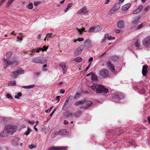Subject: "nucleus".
<instances>
[{"instance_id":"obj_1","label":"nucleus","mask_w":150,"mask_h":150,"mask_svg":"<svg viewBox=\"0 0 150 150\" xmlns=\"http://www.w3.org/2000/svg\"><path fill=\"white\" fill-rule=\"evenodd\" d=\"M91 88L92 90L95 91L97 93H101L102 92L104 93H107L108 92V88L100 84H93V85L91 86Z\"/></svg>"},{"instance_id":"obj_2","label":"nucleus","mask_w":150,"mask_h":150,"mask_svg":"<svg viewBox=\"0 0 150 150\" xmlns=\"http://www.w3.org/2000/svg\"><path fill=\"white\" fill-rule=\"evenodd\" d=\"M93 103L90 100H82L78 101L76 103V104L77 106H79L80 108H83L86 109L87 108L90 106L92 105Z\"/></svg>"},{"instance_id":"obj_3","label":"nucleus","mask_w":150,"mask_h":150,"mask_svg":"<svg viewBox=\"0 0 150 150\" xmlns=\"http://www.w3.org/2000/svg\"><path fill=\"white\" fill-rule=\"evenodd\" d=\"M143 46L145 48H148L150 46V36H148L144 38L142 41Z\"/></svg>"},{"instance_id":"obj_4","label":"nucleus","mask_w":150,"mask_h":150,"mask_svg":"<svg viewBox=\"0 0 150 150\" xmlns=\"http://www.w3.org/2000/svg\"><path fill=\"white\" fill-rule=\"evenodd\" d=\"M5 129L9 134H12L17 129V127L16 126L8 125L6 126Z\"/></svg>"},{"instance_id":"obj_5","label":"nucleus","mask_w":150,"mask_h":150,"mask_svg":"<svg viewBox=\"0 0 150 150\" xmlns=\"http://www.w3.org/2000/svg\"><path fill=\"white\" fill-rule=\"evenodd\" d=\"M24 73V71L20 69L13 72L12 74H11V75L15 78H16L20 75L23 74Z\"/></svg>"},{"instance_id":"obj_6","label":"nucleus","mask_w":150,"mask_h":150,"mask_svg":"<svg viewBox=\"0 0 150 150\" xmlns=\"http://www.w3.org/2000/svg\"><path fill=\"white\" fill-rule=\"evenodd\" d=\"M112 96L114 99L120 100L124 98L123 94L120 93H116L113 95Z\"/></svg>"},{"instance_id":"obj_7","label":"nucleus","mask_w":150,"mask_h":150,"mask_svg":"<svg viewBox=\"0 0 150 150\" xmlns=\"http://www.w3.org/2000/svg\"><path fill=\"white\" fill-rule=\"evenodd\" d=\"M108 74V71L106 69L103 70L100 72V76L103 77H106Z\"/></svg>"},{"instance_id":"obj_8","label":"nucleus","mask_w":150,"mask_h":150,"mask_svg":"<svg viewBox=\"0 0 150 150\" xmlns=\"http://www.w3.org/2000/svg\"><path fill=\"white\" fill-rule=\"evenodd\" d=\"M67 147L62 146L56 147L52 146L49 149V150H66Z\"/></svg>"},{"instance_id":"obj_9","label":"nucleus","mask_w":150,"mask_h":150,"mask_svg":"<svg viewBox=\"0 0 150 150\" xmlns=\"http://www.w3.org/2000/svg\"><path fill=\"white\" fill-rule=\"evenodd\" d=\"M120 3H116L114 5L112 9L111 10V12L112 11L114 12L119 9L120 7Z\"/></svg>"},{"instance_id":"obj_10","label":"nucleus","mask_w":150,"mask_h":150,"mask_svg":"<svg viewBox=\"0 0 150 150\" xmlns=\"http://www.w3.org/2000/svg\"><path fill=\"white\" fill-rule=\"evenodd\" d=\"M148 66L147 65H144L143 66L142 69V74L144 76H146V74L147 72V69Z\"/></svg>"},{"instance_id":"obj_11","label":"nucleus","mask_w":150,"mask_h":150,"mask_svg":"<svg viewBox=\"0 0 150 150\" xmlns=\"http://www.w3.org/2000/svg\"><path fill=\"white\" fill-rule=\"evenodd\" d=\"M87 8L86 7H84L79 10L77 12L78 14H80L82 13H85L86 12Z\"/></svg>"},{"instance_id":"obj_12","label":"nucleus","mask_w":150,"mask_h":150,"mask_svg":"<svg viewBox=\"0 0 150 150\" xmlns=\"http://www.w3.org/2000/svg\"><path fill=\"white\" fill-rule=\"evenodd\" d=\"M59 135H65L68 134L69 133L67 130L65 129H62L59 131Z\"/></svg>"},{"instance_id":"obj_13","label":"nucleus","mask_w":150,"mask_h":150,"mask_svg":"<svg viewBox=\"0 0 150 150\" xmlns=\"http://www.w3.org/2000/svg\"><path fill=\"white\" fill-rule=\"evenodd\" d=\"M143 6H139L136 10L133 13V14H137L139 13L142 10Z\"/></svg>"},{"instance_id":"obj_14","label":"nucleus","mask_w":150,"mask_h":150,"mask_svg":"<svg viewBox=\"0 0 150 150\" xmlns=\"http://www.w3.org/2000/svg\"><path fill=\"white\" fill-rule=\"evenodd\" d=\"M84 43L85 44V46L91 47V46L92 42L90 39H87L86 40L84 41Z\"/></svg>"},{"instance_id":"obj_15","label":"nucleus","mask_w":150,"mask_h":150,"mask_svg":"<svg viewBox=\"0 0 150 150\" xmlns=\"http://www.w3.org/2000/svg\"><path fill=\"white\" fill-rule=\"evenodd\" d=\"M107 64L109 68L111 69L112 71H115V67L112 64L110 61H108L107 62Z\"/></svg>"},{"instance_id":"obj_16","label":"nucleus","mask_w":150,"mask_h":150,"mask_svg":"<svg viewBox=\"0 0 150 150\" xmlns=\"http://www.w3.org/2000/svg\"><path fill=\"white\" fill-rule=\"evenodd\" d=\"M130 6L131 4L129 3L126 4L122 6V9L124 11H126L129 9Z\"/></svg>"},{"instance_id":"obj_17","label":"nucleus","mask_w":150,"mask_h":150,"mask_svg":"<svg viewBox=\"0 0 150 150\" xmlns=\"http://www.w3.org/2000/svg\"><path fill=\"white\" fill-rule=\"evenodd\" d=\"M59 65L63 69V73L64 74L65 73L67 70V67L65 64H60Z\"/></svg>"},{"instance_id":"obj_18","label":"nucleus","mask_w":150,"mask_h":150,"mask_svg":"<svg viewBox=\"0 0 150 150\" xmlns=\"http://www.w3.org/2000/svg\"><path fill=\"white\" fill-rule=\"evenodd\" d=\"M124 26V22L123 21L120 20L117 23V26L119 28H122Z\"/></svg>"},{"instance_id":"obj_19","label":"nucleus","mask_w":150,"mask_h":150,"mask_svg":"<svg viewBox=\"0 0 150 150\" xmlns=\"http://www.w3.org/2000/svg\"><path fill=\"white\" fill-rule=\"evenodd\" d=\"M8 134H9L5 129L0 134V136L1 137H5L8 136Z\"/></svg>"},{"instance_id":"obj_20","label":"nucleus","mask_w":150,"mask_h":150,"mask_svg":"<svg viewBox=\"0 0 150 150\" xmlns=\"http://www.w3.org/2000/svg\"><path fill=\"white\" fill-rule=\"evenodd\" d=\"M33 62L35 63H41V60L39 57L34 58L33 59Z\"/></svg>"},{"instance_id":"obj_21","label":"nucleus","mask_w":150,"mask_h":150,"mask_svg":"<svg viewBox=\"0 0 150 150\" xmlns=\"http://www.w3.org/2000/svg\"><path fill=\"white\" fill-rule=\"evenodd\" d=\"M85 28H83L82 29H80L78 28H76V30L80 35H82L83 34V32H86V31L85 30Z\"/></svg>"},{"instance_id":"obj_22","label":"nucleus","mask_w":150,"mask_h":150,"mask_svg":"<svg viewBox=\"0 0 150 150\" xmlns=\"http://www.w3.org/2000/svg\"><path fill=\"white\" fill-rule=\"evenodd\" d=\"M146 22H144L142 23H141L140 24L138 25L136 27V28L137 29H139L142 27H143V26H144V25H146Z\"/></svg>"},{"instance_id":"obj_23","label":"nucleus","mask_w":150,"mask_h":150,"mask_svg":"<svg viewBox=\"0 0 150 150\" xmlns=\"http://www.w3.org/2000/svg\"><path fill=\"white\" fill-rule=\"evenodd\" d=\"M9 59H4V63L6 64L7 66H10L13 64V63L9 61Z\"/></svg>"},{"instance_id":"obj_24","label":"nucleus","mask_w":150,"mask_h":150,"mask_svg":"<svg viewBox=\"0 0 150 150\" xmlns=\"http://www.w3.org/2000/svg\"><path fill=\"white\" fill-rule=\"evenodd\" d=\"M102 29V26L100 25L95 27V33L101 30Z\"/></svg>"},{"instance_id":"obj_25","label":"nucleus","mask_w":150,"mask_h":150,"mask_svg":"<svg viewBox=\"0 0 150 150\" xmlns=\"http://www.w3.org/2000/svg\"><path fill=\"white\" fill-rule=\"evenodd\" d=\"M14 0H8L6 5V7L7 8H8Z\"/></svg>"},{"instance_id":"obj_26","label":"nucleus","mask_w":150,"mask_h":150,"mask_svg":"<svg viewBox=\"0 0 150 150\" xmlns=\"http://www.w3.org/2000/svg\"><path fill=\"white\" fill-rule=\"evenodd\" d=\"M72 6L73 4L72 3H70L68 4L67 5V7L66 8L64 11V12H67L69 10V9Z\"/></svg>"},{"instance_id":"obj_27","label":"nucleus","mask_w":150,"mask_h":150,"mask_svg":"<svg viewBox=\"0 0 150 150\" xmlns=\"http://www.w3.org/2000/svg\"><path fill=\"white\" fill-rule=\"evenodd\" d=\"M105 37L107 38L109 40H112L115 39V37H112L111 36H109V34L107 33L105 34Z\"/></svg>"},{"instance_id":"obj_28","label":"nucleus","mask_w":150,"mask_h":150,"mask_svg":"<svg viewBox=\"0 0 150 150\" xmlns=\"http://www.w3.org/2000/svg\"><path fill=\"white\" fill-rule=\"evenodd\" d=\"M59 135V132L57 131L54 132L51 134V137L52 138H54L56 136Z\"/></svg>"},{"instance_id":"obj_29","label":"nucleus","mask_w":150,"mask_h":150,"mask_svg":"<svg viewBox=\"0 0 150 150\" xmlns=\"http://www.w3.org/2000/svg\"><path fill=\"white\" fill-rule=\"evenodd\" d=\"M35 86V85L34 84L30 85L28 86H23L22 87V88H26V89H30L31 88Z\"/></svg>"},{"instance_id":"obj_30","label":"nucleus","mask_w":150,"mask_h":150,"mask_svg":"<svg viewBox=\"0 0 150 150\" xmlns=\"http://www.w3.org/2000/svg\"><path fill=\"white\" fill-rule=\"evenodd\" d=\"M81 51L79 49L78 47L75 51L74 53L76 55H78L81 52Z\"/></svg>"},{"instance_id":"obj_31","label":"nucleus","mask_w":150,"mask_h":150,"mask_svg":"<svg viewBox=\"0 0 150 150\" xmlns=\"http://www.w3.org/2000/svg\"><path fill=\"white\" fill-rule=\"evenodd\" d=\"M82 59L81 57H77L74 59L73 60V61H75L76 62H79L82 60Z\"/></svg>"},{"instance_id":"obj_32","label":"nucleus","mask_w":150,"mask_h":150,"mask_svg":"<svg viewBox=\"0 0 150 150\" xmlns=\"http://www.w3.org/2000/svg\"><path fill=\"white\" fill-rule=\"evenodd\" d=\"M12 54V52H9L6 53V55L7 58L6 59H9Z\"/></svg>"},{"instance_id":"obj_33","label":"nucleus","mask_w":150,"mask_h":150,"mask_svg":"<svg viewBox=\"0 0 150 150\" xmlns=\"http://www.w3.org/2000/svg\"><path fill=\"white\" fill-rule=\"evenodd\" d=\"M139 42L138 41H137L134 43V45L137 50L140 49V47L139 45Z\"/></svg>"},{"instance_id":"obj_34","label":"nucleus","mask_w":150,"mask_h":150,"mask_svg":"<svg viewBox=\"0 0 150 150\" xmlns=\"http://www.w3.org/2000/svg\"><path fill=\"white\" fill-rule=\"evenodd\" d=\"M88 32L89 33H91L92 32L95 33V26L90 28L88 31Z\"/></svg>"},{"instance_id":"obj_35","label":"nucleus","mask_w":150,"mask_h":150,"mask_svg":"<svg viewBox=\"0 0 150 150\" xmlns=\"http://www.w3.org/2000/svg\"><path fill=\"white\" fill-rule=\"evenodd\" d=\"M68 102H69V98H67L64 104V105H63V107L62 108L63 110L64 111L66 110V105L68 103Z\"/></svg>"},{"instance_id":"obj_36","label":"nucleus","mask_w":150,"mask_h":150,"mask_svg":"<svg viewBox=\"0 0 150 150\" xmlns=\"http://www.w3.org/2000/svg\"><path fill=\"white\" fill-rule=\"evenodd\" d=\"M112 60L114 61H116L118 60L119 58V57L116 55H114L112 56L111 57Z\"/></svg>"},{"instance_id":"obj_37","label":"nucleus","mask_w":150,"mask_h":150,"mask_svg":"<svg viewBox=\"0 0 150 150\" xmlns=\"http://www.w3.org/2000/svg\"><path fill=\"white\" fill-rule=\"evenodd\" d=\"M33 5L32 3H30L27 6V8L30 9H32L33 8Z\"/></svg>"},{"instance_id":"obj_38","label":"nucleus","mask_w":150,"mask_h":150,"mask_svg":"<svg viewBox=\"0 0 150 150\" xmlns=\"http://www.w3.org/2000/svg\"><path fill=\"white\" fill-rule=\"evenodd\" d=\"M81 112L80 111H78L77 112L75 113L74 114V116L76 117H77L79 116L81 114Z\"/></svg>"},{"instance_id":"obj_39","label":"nucleus","mask_w":150,"mask_h":150,"mask_svg":"<svg viewBox=\"0 0 150 150\" xmlns=\"http://www.w3.org/2000/svg\"><path fill=\"white\" fill-rule=\"evenodd\" d=\"M22 96V93L21 92H19L17 94V95L15 96V98H16L19 99L20 97Z\"/></svg>"},{"instance_id":"obj_40","label":"nucleus","mask_w":150,"mask_h":150,"mask_svg":"<svg viewBox=\"0 0 150 150\" xmlns=\"http://www.w3.org/2000/svg\"><path fill=\"white\" fill-rule=\"evenodd\" d=\"M16 85V83L15 81H11L8 84V85L9 86H15Z\"/></svg>"},{"instance_id":"obj_41","label":"nucleus","mask_w":150,"mask_h":150,"mask_svg":"<svg viewBox=\"0 0 150 150\" xmlns=\"http://www.w3.org/2000/svg\"><path fill=\"white\" fill-rule=\"evenodd\" d=\"M47 48H45V49H44V50H43L41 48H40L39 49L37 48H35L36 50V52L38 53L39 52L41 51H46L47 50Z\"/></svg>"},{"instance_id":"obj_42","label":"nucleus","mask_w":150,"mask_h":150,"mask_svg":"<svg viewBox=\"0 0 150 150\" xmlns=\"http://www.w3.org/2000/svg\"><path fill=\"white\" fill-rule=\"evenodd\" d=\"M30 129L29 127H28L27 131H26L25 133V134L27 136L28 135L30 134Z\"/></svg>"},{"instance_id":"obj_43","label":"nucleus","mask_w":150,"mask_h":150,"mask_svg":"<svg viewBox=\"0 0 150 150\" xmlns=\"http://www.w3.org/2000/svg\"><path fill=\"white\" fill-rule=\"evenodd\" d=\"M85 45H81L79 47H78L79 48L81 51H82L85 47Z\"/></svg>"},{"instance_id":"obj_44","label":"nucleus","mask_w":150,"mask_h":150,"mask_svg":"<svg viewBox=\"0 0 150 150\" xmlns=\"http://www.w3.org/2000/svg\"><path fill=\"white\" fill-rule=\"evenodd\" d=\"M97 77L95 75L93 74L91 76V79L92 80H96L97 79Z\"/></svg>"},{"instance_id":"obj_45","label":"nucleus","mask_w":150,"mask_h":150,"mask_svg":"<svg viewBox=\"0 0 150 150\" xmlns=\"http://www.w3.org/2000/svg\"><path fill=\"white\" fill-rule=\"evenodd\" d=\"M80 96V93L79 92L77 93L74 97L75 99H77Z\"/></svg>"},{"instance_id":"obj_46","label":"nucleus","mask_w":150,"mask_h":150,"mask_svg":"<svg viewBox=\"0 0 150 150\" xmlns=\"http://www.w3.org/2000/svg\"><path fill=\"white\" fill-rule=\"evenodd\" d=\"M139 21L137 18L135 19L134 21L132 22V23L134 24H137L138 21Z\"/></svg>"},{"instance_id":"obj_47","label":"nucleus","mask_w":150,"mask_h":150,"mask_svg":"<svg viewBox=\"0 0 150 150\" xmlns=\"http://www.w3.org/2000/svg\"><path fill=\"white\" fill-rule=\"evenodd\" d=\"M84 39L83 38H77V40L80 42L83 41Z\"/></svg>"},{"instance_id":"obj_48","label":"nucleus","mask_w":150,"mask_h":150,"mask_svg":"<svg viewBox=\"0 0 150 150\" xmlns=\"http://www.w3.org/2000/svg\"><path fill=\"white\" fill-rule=\"evenodd\" d=\"M40 3V2L39 1L35 2L34 3V4L35 6H36L39 4Z\"/></svg>"},{"instance_id":"obj_49","label":"nucleus","mask_w":150,"mask_h":150,"mask_svg":"<svg viewBox=\"0 0 150 150\" xmlns=\"http://www.w3.org/2000/svg\"><path fill=\"white\" fill-rule=\"evenodd\" d=\"M6 97L9 99H11L12 98L11 95L9 94H8L6 95Z\"/></svg>"},{"instance_id":"obj_50","label":"nucleus","mask_w":150,"mask_h":150,"mask_svg":"<svg viewBox=\"0 0 150 150\" xmlns=\"http://www.w3.org/2000/svg\"><path fill=\"white\" fill-rule=\"evenodd\" d=\"M56 100H57V102L58 103L59 101L60 100V96H57L56 97Z\"/></svg>"},{"instance_id":"obj_51","label":"nucleus","mask_w":150,"mask_h":150,"mask_svg":"<svg viewBox=\"0 0 150 150\" xmlns=\"http://www.w3.org/2000/svg\"><path fill=\"white\" fill-rule=\"evenodd\" d=\"M23 38V37L22 36L21 37H19V36H18L17 37V39H18V40H17V41H19V40H22Z\"/></svg>"},{"instance_id":"obj_52","label":"nucleus","mask_w":150,"mask_h":150,"mask_svg":"<svg viewBox=\"0 0 150 150\" xmlns=\"http://www.w3.org/2000/svg\"><path fill=\"white\" fill-rule=\"evenodd\" d=\"M52 34V33H47V35H46V37L47 38H50L51 36V35Z\"/></svg>"},{"instance_id":"obj_53","label":"nucleus","mask_w":150,"mask_h":150,"mask_svg":"<svg viewBox=\"0 0 150 150\" xmlns=\"http://www.w3.org/2000/svg\"><path fill=\"white\" fill-rule=\"evenodd\" d=\"M36 50L35 49L32 50L31 51V53H30L31 55H32L33 53L35 52H36Z\"/></svg>"},{"instance_id":"obj_54","label":"nucleus","mask_w":150,"mask_h":150,"mask_svg":"<svg viewBox=\"0 0 150 150\" xmlns=\"http://www.w3.org/2000/svg\"><path fill=\"white\" fill-rule=\"evenodd\" d=\"M34 147V145H30L29 146V147L30 149H32Z\"/></svg>"},{"instance_id":"obj_55","label":"nucleus","mask_w":150,"mask_h":150,"mask_svg":"<svg viewBox=\"0 0 150 150\" xmlns=\"http://www.w3.org/2000/svg\"><path fill=\"white\" fill-rule=\"evenodd\" d=\"M29 122L31 124H34L35 123V122L33 120L29 121Z\"/></svg>"},{"instance_id":"obj_56","label":"nucleus","mask_w":150,"mask_h":150,"mask_svg":"<svg viewBox=\"0 0 150 150\" xmlns=\"http://www.w3.org/2000/svg\"><path fill=\"white\" fill-rule=\"evenodd\" d=\"M64 125H67L68 124V122L67 120H65L64 121Z\"/></svg>"},{"instance_id":"obj_57","label":"nucleus","mask_w":150,"mask_h":150,"mask_svg":"<svg viewBox=\"0 0 150 150\" xmlns=\"http://www.w3.org/2000/svg\"><path fill=\"white\" fill-rule=\"evenodd\" d=\"M106 38H107L105 37V35L104 37L103 38L102 40V42H103L105 40Z\"/></svg>"},{"instance_id":"obj_58","label":"nucleus","mask_w":150,"mask_h":150,"mask_svg":"<svg viewBox=\"0 0 150 150\" xmlns=\"http://www.w3.org/2000/svg\"><path fill=\"white\" fill-rule=\"evenodd\" d=\"M91 62H90V64H89V65L86 68V69H85V71H87V70H88L89 69V66H90L91 65Z\"/></svg>"},{"instance_id":"obj_59","label":"nucleus","mask_w":150,"mask_h":150,"mask_svg":"<svg viewBox=\"0 0 150 150\" xmlns=\"http://www.w3.org/2000/svg\"><path fill=\"white\" fill-rule=\"evenodd\" d=\"M120 30L119 29H117V30H115V32H116V33H120Z\"/></svg>"},{"instance_id":"obj_60","label":"nucleus","mask_w":150,"mask_h":150,"mask_svg":"<svg viewBox=\"0 0 150 150\" xmlns=\"http://www.w3.org/2000/svg\"><path fill=\"white\" fill-rule=\"evenodd\" d=\"M65 92V91L63 89H61L60 91V93H64Z\"/></svg>"},{"instance_id":"obj_61","label":"nucleus","mask_w":150,"mask_h":150,"mask_svg":"<svg viewBox=\"0 0 150 150\" xmlns=\"http://www.w3.org/2000/svg\"><path fill=\"white\" fill-rule=\"evenodd\" d=\"M36 126H37L36 125H35L34 126V129L37 132L38 131V129L37 128H36Z\"/></svg>"},{"instance_id":"obj_62","label":"nucleus","mask_w":150,"mask_h":150,"mask_svg":"<svg viewBox=\"0 0 150 150\" xmlns=\"http://www.w3.org/2000/svg\"><path fill=\"white\" fill-rule=\"evenodd\" d=\"M106 53V52H104V53H103L102 54H101L100 56V58H102L103 57V56Z\"/></svg>"},{"instance_id":"obj_63","label":"nucleus","mask_w":150,"mask_h":150,"mask_svg":"<svg viewBox=\"0 0 150 150\" xmlns=\"http://www.w3.org/2000/svg\"><path fill=\"white\" fill-rule=\"evenodd\" d=\"M93 60V57H91L89 59V62H91Z\"/></svg>"},{"instance_id":"obj_64","label":"nucleus","mask_w":150,"mask_h":150,"mask_svg":"<svg viewBox=\"0 0 150 150\" xmlns=\"http://www.w3.org/2000/svg\"><path fill=\"white\" fill-rule=\"evenodd\" d=\"M148 120L149 122V123L150 124V117L149 116L148 117Z\"/></svg>"}]
</instances>
